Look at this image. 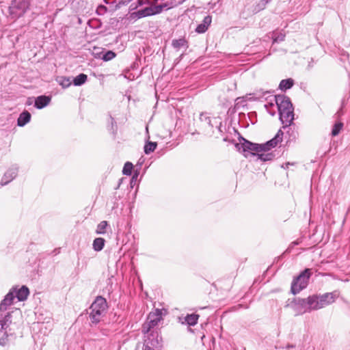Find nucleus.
Segmentation results:
<instances>
[{
    "label": "nucleus",
    "instance_id": "1",
    "mask_svg": "<svg viewBox=\"0 0 350 350\" xmlns=\"http://www.w3.org/2000/svg\"><path fill=\"white\" fill-rule=\"evenodd\" d=\"M338 295L337 291H333L322 295H312L307 298L295 299V310L298 314H302L321 309L334 303Z\"/></svg>",
    "mask_w": 350,
    "mask_h": 350
},
{
    "label": "nucleus",
    "instance_id": "2",
    "mask_svg": "<svg viewBox=\"0 0 350 350\" xmlns=\"http://www.w3.org/2000/svg\"><path fill=\"white\" fill-rule=\"evenodd\" d=\"M107 309L106 299L102 296H97L91 304L88 312L90 325H96L104 317Z\"/></svg>",
    "mask_w": 350,
    "mask_h": 350
},
{
    "label": "nucleus",
    "instance_id": "3",
    "mask_svg": "<svg viewBox=\"0 0 350 350\" xmlns=\"http://www.w3.org/2000/svg\"><path fill=\"white\" fill-rule=\"evenodd\" d=\"M163 310V309L157 308L154 311L149 313L146 321L142 325V332L143 334L152 333V330L159 332L156 327L162 320Z\"/></svg>",
    "mask_w": 350,
    "mask_h": 350
},
{
    "label": "nucleus",
    "instance_id": "4",
    "mask_svg": "<svg viewBox=\"0 0 350 350\" xmlns=\"http://www.w3.org/2000/svg\"><path fill=\"white\" fill-rule=\"evenodd\" d=\"M239 143L235 144V148L245 157L255 156L260 152L258 148H260V147L258 146V144L250 142L241 136L239 137Z\"/></svg>",
    "mask_w": 350,
    "mask_h": 350
},
{
    "label": "nucleus",
    "instance_id": "5",
    "mask_svg": "<svg viewBox=\"0 0 350 350\" xmlns=\"http://www.w3.org/2000/svg\"><path fill=\"white\" fill-rule=\"evenodd\" d=\"M310 275L311 269H306L297 277L295 278L291 284V293L296 295L306 288Z\"/></svg>",
    "mask_w": 350,
    "mask_h": 350
},
{
    "label": "nucleus",
    "instance_id": "6",
    "mask_svg": "<svg viewBox=\"0 0 350 350\" xmlns=\"http://www.w3.org/2000/svg\"><path fill=\"white\" fill-rule=\"evenodd\" d=\"M144 342L142 350H159L162 347V338L159 332L152 330V333L144 334Z\"/></svg>",
    "mask_w": 350,
    "mask_h": 350
},
{
    "label": "nucleus",
    "instance_id": "7",
    "mask_svg": "<svg viewBox=\"0 0 350 350\" xmlns=\"http://www.w3.org/2000/svg\"><path fill=\"white\" fill-rule=\"evenodd\" d=\"M30 6V0L12 1L10 6L11 14L15 16H23Z\"/></svg>",
    "mask_w": 350,
    "mask_h": 350
},
{
    "label": "nucleus",
    "instance_id": "8",
    "mask_svg": "<svg viewBox=\"0 0 350 350\" xmlns=\"http://www.w3.org/2000/svg\"><path fill=\"white\" fill-rule=\"evenodd\" d=\"M283 135L284 132L280 129L273 138L265 144H258V146L260 147V148H258L259 152H267L271 150L272 148L275 147L280 142H282Z\"/></svg>",
    "mask_w": 350,
    "mask_h": 350
},
{
    "label": "nucleus",
    "instance_id": "9",
    "mask_svg": "<svg viewBox=\"0 0 350 350\" xmlns=\"http://www.w3.org/2000/svg\"><path fill=\"white\" fill-rule=\"evenodd\" d=\"M275 101L278 107V112L286 110L293 107L290 98L284 94L275 96Z\"/></svg>",
    "mask_w": 350,
    "mask_h": 350
},
{
    "label": "nucleus",
    "instance_id": "10",
    "mask_svg": "<svg viewBox=\"0 0 350 350\" xmlns=\"http://www.w3.org/2000/svg\"><path fill=\"white\" fill-rule=\"evenodd\" d=\"M18 167L16 165H12L10 167L3 176L1 180V185L4 186L14 180L18 174Z\"/></svg>",
    "mask_w": 350,
    "mask_h": 350
},
{
    "label": "nucleus",
    "instance_id": "11",
    "mask_svg": "<svg viewBox=\"0 0 350 350\" xmlns=\"http://www.w3.org/2000/svg\"><path fill=\"white\" fill-rule=\"evenodd\" d=\"M279 118L282 124H292L294 120V108L293 106L286 110L279 112Z\"/></svg>",
    "mask_w": 350,
    "mask_h": 350
},
{
    "label": "nucleus",
    "instance_id": "12",
    "mask_svg": "<svg viewBox=\"0 0 350 350\" xmlns=\"http://www.w3.org/2000/svg\"><path fill=\"white\" fill-rule=\"evenodd\" d=\"M150 1L152 2H151L150 3H147L148 5H150V6L146 7L143 9H141V10H139L138 11L133 13V14L135 15V17H136L137 18H142L144 17L155 15L152 5L155 4L158 0H150Z\"/></svg>",
    "mask_w": 350,
    "mask_h": 350
},
{
    "label": "nucleus",
    "instance_id": "13",
    "mask_svg": "<svg viewBox=\"0 0 350 350\" xmlns=\"http://www.w3.org/2000/svg\"><path fill=\"white\" fill-rule=\"evenodd\" d=\"M15 298L14 290H11L4 297V299L0 303V310L1 312L8 310V307L13 304L14 299Z\"/></svg>",
    "mask_w": 350,
    "mask_h": 350
},
{
    "label": "nucleus",
    "instance_id": "14",
    "mask_svg": "<svg viewBox=\"0 0 350 350\" xmlns=\"http://www.w3.org/2000/svg\"><path fill=\"white\" fill-rule=\"evenodd\" d=\"M11 290H14L15 297L20 301L26 300L29 295V288L26 286H22L20 288L12 287Z\"/></svg>",
    "mask_w": 350,
    "mask_h": 350
},
{
    "label": "nucleus",
    "instance_id": "15",
    "mask_svg": "<svg viewBox=\"0 0 350 350\" xmlns=\"http://www.w3.org/2000/svg\"><path fill=\"white\" fill-rule=\"evenodd\" d=\"M184 2V1H179L178 3H174L172 1L170 2H166L160 5H152L153 10L155 14H160L163 12L164 10H169L170 8H172L174 7L177 6L178 5L182 4Z\"/></svg>",
    "mask_w": 350,
    "mask_h": 350
},
{
    "label": "nucleus",
    "instance_id": "16",
    "mask_svg": "<svg viewBox=\"0 0 350 350\" xmlns=\"http://www.w3.org/2000/svg\"><path fill=\"white\" fill-rule=\"evenodd\" d=\"M211 22H212V17L210 15L206 16L204 18L202 23L199 24L196 27V31L198 33H205L207 31L208 27L211 25Z\"/></svg>",
    "mask_w": 350,
    "mask_h": 350
},
{
    "label": "nucleus",
    "instance_id": "17",
    "mask_svg": "<svg viewBox=\"0 0 350 350\" xmlns=\"http://www.w3.org/2000/svg\"><path fill=\"white\" fill-rule=\"evenodd\" d=\"M51 99V97L48 96H39L35 100L34 106L36 108L41 109L49 104Z\"/></svg>",
    "mask_w": 350,
    "mask_h": 350
},
{
    "label": "nucleus",
    "instance_id": "18",
    "mask_svg": "<svg viewBox=\"0 0 350 350\" xmlns=\"http://www.w3.org/2000/svg\"><path fill=\"white\" fill-rule=\"evenodd\" d=\"M31 118V113L27 111H23L18 116L17 119V125L18 126H24L26 125L28 122H30Z\"/></svg>",
    "mask_w": 350,
    "mask_h": 350
},
{
    "label": "nucleus",
    "instance_id": "19",
    "mask_svg": "<svg viewBox=\"0 0 350 350\" xmlns=\"http://www.w3.org/2000/svg\"><path fill=\"white\" fill-rule=\"evenodd\" d=\"M172 46L176 51L180 50L181 48L187 49L189 47L188 42L184 38L172 40Z\"/></svg>",
    "mask_w": 350,
    "mask_h": 350
},
{
    "label": "nucleus",
    "instance_id": "20",
    "mask_svg": "<svg viewBox=\"0 0 350 350\" xmlns=\"http://www.w3.org/2000/svg\"><path fill=\"white\" fill-rule=\"evenodd\" d=\"M198 318L199 315L196 314H187L184 318V321H183L182 323H185L189 326H194L197 324Z\"/></svg>",
    "mask_w": 350,
    "mask_h": 350
},
{
    "label": "nucleus",
    "instance_id": "21",
    "mask_svg": "<svg viewBox=\"0 0 350 350\" xmlns=\"http://www.w3.org/2000/svg\"><path fill=\"white\" fill-rule=\"evenodd\" d=\"M293 85L294 80L293 79L288 78L286 79H282L279 84V88L282 91H286L291 89Z\"/></svg>",
    "mask_w": 350,
    "mask_h": 350
},
{
    "label": "nucleus",
    "instance_id": "22",
    "mask_svg": "<svg viewBox=\"0 0 350 350\" xmlns=\"http://www.w3.org/2000/svg\"><path fill=\"white\" fill-rule=\"evenodd\" d=\"M282 128L285 130L286 135H289L288 140H295L296 139L297 133L291 127V124H284Z\"/></svg>",
    "mask_w": 350,
    "mask_h": 350
},
{
    "label": "nucleus",
    "instance_id": "23",
    "mask_svg": "<svg viewBox=\"0 0 350 350\" xmlns=\"http://www.w3.org/2000/svg\"><path fill=\"white\" fill-rule=\"evenodd\" d=\"M12 315L8 312L4 317H0L1 329H6L11 323Z\"/></svg>",
    "mask_w": 350,
    "mask_h": 350
},
{
    "label": "nucleus",
    "instance_id": "24",
    "mask_svg": "<svg viewBox=\"0 0 350 350\" xmlns=\"http://www.w3.org/2000/svg\"><path fill=\"white\" fill-rule=\"evenodd\" d=\"M105 241L103 238H96L93 241V249L96 252L101 251L105 246Z\"/></svg>",
    "mask_w": 350,
    "mask_h": 350
},
{
    "label": "nucleus",
    "instance_id": "25",
    "mask_svg": "<svg viewBox=\"0 0 350 350\" xmlns=\"http://www.w3.org/2000/svg\"><path fill=\"white\" fill-rule=\"evenodd\" d=\"M88 79V76L85 74L81 73L73 79V84L75 86H80L84 84Z\"/></svg>",
    "mask_w": 350,
    "mask_h": 350
},
{
    "label": "nucleus",
    "instance_id": "26",
    "mask_svg": "<svg viewBox=\"0 0 350 350\" xmlns=\"http://www.w3.org/2000/svg\"><path fill=\"white\" fill-rule=\"evenodd\" d=\"M157 146V142H152L148 141L146 142V144L144 145V151L145 154H149L150 153L154 151Z\"/></svg>",
    "mask_w": 350,
    "mask_h": 350
},
{
    "label": "nucleus",
    "instance_id": "27",
    "mask_svg": "<svg viewBox=\"0 0 350 350\" xmlns=\"http://www.w3.org/2000/svg\"><path fill=\"white\" fill-rule=\"evenodd\" d=\"M258 159L262 161H268L273 159L275 154L273 152L265 153L264 152H259L257 154Z\"/></svg>",
    "mask_w": 350,
    "mask_h": 350
},
{
    "label": "nucleus",
    "instance_id": "28",
    "mask_svg": "<svg viewBox=\"0 0 350 350\" xmlns=\"http://www.w3.org/2000/svg\"><path fill=\"white\" fill-rule=\"evenodd\" d=\"M57 83L63 88H68L71 85V81L69 77H59L57 79Z\"/></svg>",
    "mask_w": 350,
    "mask_h": 350
},
{
    "label": "nucleus",
    "instance_id": "29",
    "mask_svg": "<svg viewBox=\"0 0 350 350\" xmlns=\"http://www.w3.org/2000/svg\"><path fill=\"white\" fill-rule=\"evenodd\" d=\"M108 226L107 221H102L100 222L96 227V233L97 234H103L106 232V228Z\"/></svg>",
    "mask_w": 350,
    "mask_h": 350
},
{
    "label": "nucleus",
    "instance_id": "30",
    "mask_svg": "<svg viewBox=\"0 0 350 350\" xmlns=\"http://www.w3.org/2000/svg\"><path fill=\"white\" fill-rule=\"evenodd\" d=\"M6 329H0V345L4 346L9 341V335L5 331Z\"/></svg>",
    "mask_w": 350,
    "mask_h": 350
},
{
    "label": "nucleus",
    "instance_id": "31",
    "mask_svg": "<svg viewBox=\"0 0 350 350\" xmlns=\"http://www.w3.org/2000/svg\"><path fill=\"white\" fill-rule=\"evenodd\" d=\"M133 168V165L131 162H126L122 170V174L126 176H131Z\"/></svg>",
    "mask_w": 350,
    "mask_h": 350
},
{
    "label": "nucleus",
    "instance_id": "32",
    "mask_svg": "<svg viewBox=\"0 0 350 350\" xmlns=\"http://www.w3.org/2000/svg\"><path fill=\"white\" fill-rule=\"evenodd\" d=\"M342 127H343V123H342L340 122L336 123L333 126V128L332 130V136L338 135L339 134V133L340 132V131L342 130Z\"/></svg>",
    "mask_w": 350,
    "mask_h": 350
},
{
    "label": "nucleus",
    "instance_id": "33",
    "mask_svg": "<svg viewBox=\"0 0 350 350\" xmlns=\"http://www.w3.org/2000/svg\"><path fill=\"white\" fill-rule=\"evenodd\" d=\"M116 56V54L112 51H107L105 52L101 59L105 62H108L113 59Z\"/></svg>",
    "mask_w": 350,
    "mask_h": 350
},
{
    "label": "nucleus",
    "instance_id": "34",
    "mask_svg": "<svg viewBox=\"0 0 350 350\" xmlns=\"http://www.w3.org/2000/svg\"><path fill=\"white\" fill-rule=\"evenodd\" d=\"M200 120L202 122L206 123L208 126L213 127V124H211V118L207 116L206 113H201L200 115Z\"/></svg>",
    "mask_w": 350,
    "mask_h": 350
},
{
    "label": "nucleus",
    "instance_id": "35",
    "mask_svg": "<svg viewBox=\"0 0 350 350\" xmlns=\"http://www.w3.org/2000/svg\"><path fill=\"white\" fill-rule=\"evenodd\" d=\"M139 170H135L134 171V173L133 174V176L131 179V182H130V185H131V187H133L134 185L136 184L137 181V178L139 175Z\"/></svg>",
    "mask_w": 350,
    "mask_h": 350
},
{
    "label": "nucleus",
    "instance_id": "36",
    "mask_svg": "<svg viewBox=\"0 0 350 350\" xmlns=\"http://www.w3.org/2000/svg\"><path fill=\"white\" fill-rule=\"evenodd\" d=\"M285 35L283 33H278L273 38V42H279L284 40Z\"/></svg>",
    "mask_w": 350,
    "mask_h": 350
},
{
    "label": "nucleus",
    "instance_id": "37",
    "mask_svg": "<svg viewBox=\"0 0 350 350\" xmlns=\"http://www.w3.org/2000/svg\"><path fill=\"white\" fill-rule=\"evenodd\" d=\"M267 1L266 0H262L258 4V9L256 11H260V10H263L267 4Z\"/></svg>",
    "mask_w": 350,
    "mask_h": 350
},
{
    "label": "nucleus",
    "instance_id": "38",
    "mask_svg": "<svg viewBox=\"0 0 350 350\" xmlns=\"http://www.w3.org/2000/svg\"><path fill=\"white\" fill-rule=\"evenodd\" d=\"M109 118L111 120V129H114V126L116 127V122L115 119L111 115H109Z\"/></svg>",
    "mask_w": 350,
    "mask_h": 350
},
{
    "label": "nucleus",
    "instance_id": "39",
    "mask_svg": "<svg viewBox=\"0 0 350 350\" xmlns=\"http://www.w3.org/2000/svg\"><path fill=\"white\" fill-rule=\"evenodd\" d=\"M314 66V60L312 58L311 60L308 62V68H312Z\"/></svg>",
    "mask_w": 350,
    "mask_h": 350
},
{
    "label": "nucleus",
    "instance_id": "40",
    "mask_svg": "<svg viewBox=\"0 0 350 350\" xmlns=\"http://www.w3.org/2000/svg\"><path fill=\"white\" fill-rule=\"evenodd\" d=\"M104 1H105L107 4L114 3H117V1H113V0H104Z\"/></svg>",
    "mask_w": 350,
    "mask_h": 350
},
{
    "label": "nucleus",
    "instance_id": "41",
    "mask_svg": "<svg viewBox=\"0 0 350 350\" xmlns=\"http://www.w3.org/2000/svg\"><path fill=\"white\" fill-rule=\"evenodd\" d=\"M221 124H222V123L220 122H219V125L217 126V129H218V130H219V131L220 133H222V131H221Z\"/></svg>",
    "mask_w": 350,
    "mask_h": 350
},
{
    "label": "nucleus",
    "instance_id": "42",
    "mask_svg": "<svg viewBox=\"0 0 350 350\" xmlns=\"http://www.w3.org/2000/svg\"><path fill=\"white\" fill-rule=\"evenodd\" d=\"M295 346L294 345H288L286 346V349H289V348H294Z\"/></svg>",
    "mask_w": 350,
    "mask_h": 350
},
{
    "label": "nucleus",
    "instance_id": "43",
    "mask_svg": "<svg viewBox=\"0 0 350 350\" xmlns=\"http://www.w3.org/2000/svg\"><path fill=\"white\" fill-rule=\"evenodd\" d=\"M121 182H122V179H120L119 180V183H118V186L115 188L116 189H118L119 188V187H120V185L121 184Z\"/></svg>",
    "mask_w": 350,
    "mask_h": 350
},
{
    "label": "nucleus",
    "instance_id": "44",
    "mask_svg": "<svg viewBox=\"0 0 350 350\" xmlns=\"http://www.w3.org/2000/svg\"><path fill=\"white\" fill-rule=\"evenodd\" d=\"M224 142H230V140L228 139V138L226 137H224V139H223Z\"/></svg>",
    "mask_w": 350,
    "mask_h": 350
},
{
    "label": "nucleus",
    "instance_id": "45",
    "mask_svg": "<svg viewBox=\"0 0 350 350\" xmlns=\"http://www.w3.org/2000/svg\"><path fill=\"white\" fill-rule=\"evenodd\" d=\"M183 55H184V53H182V54L179 56V59H180V60L183 58Z\"/></svg>",
    "mask_w": 350,
    "mask_h": 350
},
{
    "label": "nucleus",
    "instance_id": "46",
    "mask_svg": "<svg viewBox=\"0 0 350 350\" xmlns=\"http://www.w3.org/2000/svg\"><path fill=\"white\" fill-rule=\"evenodd\" d=\"M293 243L294 245H297V244H298V243H297V242H293Z\"/></svg>",
    "mask_w": 350,
    "mask_h": 350
},
{
    "label": "nucleus",
    "instance_id": "47",
    "mask_svg": "<svg viewBox=\"0 0 350 350\" xmlns=\"http://www.w3.org/2000/svg\"><path fill=\"white\" fill-rule=\"evenodd\" d=\"M183 1H185V0H183Z\"/></svg>",
    "mask_w": 350,
    "mask_h": 350
}]
</instances>
